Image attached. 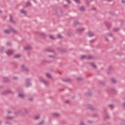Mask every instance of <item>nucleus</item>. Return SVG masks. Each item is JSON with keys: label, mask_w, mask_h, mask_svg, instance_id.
Listing matches in <instances>:
<instances>
[{"label": "nucleus", "mask_w": 125, "mask_h": 125, "mask_svg": "<svg viewBox=\"0 0 125 125\" xmlns=\"http://www.w3.org/2000/svg\"><path fill=\"white\" fill-rule=\"evenodd\" d=\"M84 30H85V28H82V29H78L76 30V32L77 33V34H82V33H83V31H84Z\"/></svg>", "instance_id": "1"}, {"label": "nucleus", "mask_w": 125, "mask_h": 125, "mask_svg": "<svg viewBox=\"0 0 125 125\" xmlns=\"http://www.w3.org/2000/svg\"><path fill=\"white\" fill-rule=\"evenodd\" d=\"M87 34L88 36H89L90 37H93V36H94V34H93V33L91 31L88 32Z\"/></svg>", "instance_id": "2"}, {"label": "nucleus", "mask_w": 125, "mask_h": 125, "mask_svg": "<svg viewBox=\"0 0 125 125\" xmlns=\"http://www.w3.org/2000/svg\"><path fill=\"white\" fill-rule=\"evenodd\" d=\"M79 10L80 11L82 12L85 11V8L84 7V6H82L80 8Z\"/></svg>", "instance_id": "3"}, {"label": "nucleus", "mask_w": 125, "mask_h": 125, "mask_svg": "<svg viewBox=\"0 0 125 125\" xmlns=\"http://www.w3.org/2000/svg\"><path fill=\"white\" fill-rule=\"evenodd\" d=\"M74 26H77L78 25H82V23L78 21H75L74 22Z\"/></svg>", "instance_id": "4"}, {"label": "nucleus", "mask_w": 125, "mask_h": 125, "mask_svg": "<svg viewBox=\"0 0 125 125\" xmlns=\"http://www.w3.org/2000/svg\"><path fill=\"white\" fill-rule=\"evenodd\" d=\"M11 31H12V32H13V33H14L15 34H18V31L14 29L13 28H11Z\"/></svg>", "instance_id": "5"}, {"label": "nucleus", "mask_w": 125, "mask_h": 125, "mask_svg": "<svg viewBox=\"0 0 125 125\" xmlns=\"http://www.w3.org/2000/svg\"><path fill=\"white\" fill-rule=\"evenodd\" d=\"M12 53H13V51H12V50H9L7 52V55H11Z\"/></svg>", "instance_id": "6"}, {"label": "nucleus", "mask_w": 125, "mask_h": 125, "mask_svg": "<svg viewBox=\"0 0 125 125\" xmlns=\"http://www.w3.org/2000/svg\"><path fill=\"white\" fill-rule=\"evenodd\" d=\"M10 21L14 24L15 23V21L12 20V17L11 16V15H10Z\"/></svg>", "instance_id": "7"}, {"label": "nucleus", "mask_w": 125, "mask_h": 125, "mask_svg": "<svg viewBox=\"0 0 125 125\" xmlns=\"http://www.w3.org/2000/svg\"><path fill=\"white\" fill-rule=\"evenodd\" d=\"M106 26L107 27V29H109L111 27V23H106Z\"/></svg>", "instance_id": "8"}, {"label": "nucleus", "mask_w": 125, "mask_h": 125, "mask_svg": "<svg viewBox=\"0 0 125 125\" xmlns=\"http://www.w3.org/2000/svg\"><path fill=\"white\" fill-rule=\"evenodd\" d=\"M11 32V29H10V30H4V33H5V34H9V33H10Z\"/></svg>", "instance_id": "9"}, {"label": "nucleus", "mask_w": 125, "mask_h": 125, "mask_svg": "<svg viewBox=\"0 0 125 125\" xmlns=\"http://www.w3.org/2000/svg\"><path fill=\"white\" fill-rule=\"evenodd\" d=\"M21 13H22V14H24L25 15H26V11H25V10H23V9H22V10H21Z\"/></svg>", "instance_id": "10"}, {"label": "nucleus", "mask_w": 125, "mask_h": 125, "mask_svg": "<svg viewBox=\"0 0 125 125\" xmlns=\"http://www.w3.org/2000/svg\"><path fill=\"white\" fill-rule=\"evenodd\" d=\"M19 97L21 98H23V97H25V95H24V94H20Z\"/></svg>", "instance_id": "11"}, {"label": "nucleus", "mask_w": 125, "mask_h": 125, "mask_svg": "<svg viewBox=\"0 0 125 125\" xmlns=\"http://www.w3.org/2000/svg\"><path fill=\"white\" fill-rule=\"evenodd\" d=\"M119 30H120V28H115L113 29V31L114 32H118V31H119Z\"/></svg>", "instance_id": "12"}, {"label": "nucleus", "mask_w": 125, "mask_h": 125, "mask_svg": "<svg viewBox=\"0 0 125 125\" xmlns=\"http://www.w3.org/2000/svg\"><path fill=\"white\" fill-rule=\"evenodd\" d=\"M54 116H55V117H59V116H60V114L59 113H54L53 114Z\"/></svg>", "instance_id": "13"}, {"label": "nucleus", "mask_w": 125, "mask_h": 125, "mask_svg": "<svg viewBox=\"0 0 125 125\" xmlns=\"http://www.w3.org/2000/svg\"><path fill=\"white\" fill-rule=\"evenodd\" d=\"M6 44L7 46H11V43L10 42H7Z\"/></svg>", "instance_id": "14"}, {"label": "nucleus", "mask_w": 125, "mask_h": 125, "mask_svg": "<svg viewBox=\"0 0 125 125\" xmlns=\"http://www.w3.org/2000/svg\"><path fill=\"white\" fill-rule=\"evenodd\" d=\"M86 3H89L92 1V0H85Z\"/></svg>", "instance_id": "15"}, {"label": "nucleus", "mask_w": 125, "mask_h": 125, "mask_svg": "<svg viewBox=\"0 0 125 125\" xmlns=\"http://www.w3.org/2000/svg\"><path fill=\"white\" fill-rule=\"evenodd\" d=\"M50 38L52 39V40H55V38H54V37H53V36L50 35H49Z\"/></svg>", "instance_id": "16"}, {"label": "nucleus", "mask_w": 125, "mask_h": 125, "mask_svg": "<svg viewBox=\"0 0 125 125\" xmlns=\"http://www.w3.org/2000/svg\"><path fill=\"white\" fill-rule=\"evenodd\" d=\"M46 77H47V78H51V75L50 74L47 73Z\"/></svg>", "instance_id": "17"}, {"label": "nucleus", "mask_w": 125, "mask_h": 125, "mask_svg": "<svg viewBox=\"0 0 125 125\" xmlns=\"http://www.w3.org/2000/svg\"><path fill=\"white\" fill-rule=\"evenodd\" d=\"M91 65L94 67V68H96L97 66L96 65H95V64L94 63H91Z\"/></svg>", "instance_id": "18"}, {"label": "nucleus", "mask_w": 125, "mask_h": 125, "mask_svg": "<svg viewBox=\"0 0 125 125\" xmlns=\"http://www.w3.org/2000/svg\"><path fill=\"white\" fill-rule=\"evenodd\" d=\"M21 56L20 55H16L15 56V58H19Z\"/></svg>", "instance_id": "19"}, {"label": "nucleus", "mask_w": 125, "mask_h": 125, "mask_svg": "<svg viewBox=\"0 0 125 125\" xmlns=\"http://www.w3.org/2000/svg\"><path fill=\"white\" fill-rule=\"evenodd\" d=\"M77 3H81V1L80 0H74Z\"/></svg>", "instance_id": "20"}, {"label": "nucleus", "mask_w": 125, "mask_h": 125, "mask_svg": "<svg viewBox=\"0 0 125 125\" xmlns=\"http://www.w3.org/2000/svg\"><path fill=\"white\" fill-rule=\"evenodd\" d=\"M26 5L27 6H29V5H31V2H30L29 1L27 2L26 3Z\"/></svg>", "instance_id": "21"}, {"label": "nucleus", "mask_w": 125, "mask_h": 125, "mask_svg": "<svg viewBox=\"0 0 125 125\" xmlns=\"http://www.w3.org/2000/svg\"><path fill=\"white\" fill-rule=\"evenodd\" d=\"M43 82L45 84H47V83H48L44 80H43Z\"/></svg>", "instance_id": "22"}, {"label": "nucleus", "mask_w": 125, "mask_h": 125, "mask_svg": "<svg viewBox=\"0 0 125 125\" xmlns=\"http://www.w3.org/2000/svg\"><path fill=\"white\" fill-rule=\"evenodd\" d=\"M108 36L110 37H113V34L111 33H108Z\"/></svg>", "instance_id": "23"}, {"label": "nucleus", "mask_w": 125, "mask_h": 125, "mask_svg": "<svg viewBox=\"0 0 125 125\" xmlns=\"http://www.w3.org/2000/svg\"><path fill=\"white\" fill-rule=\"evenodd\" d=\"M58 38H59V39H62V36H61V35H58Z\"/></svg>", "instance_id": "24"}, {"label": "nucleus", "mask_w": 125, "mask_h": 125, "mask_svg": "<svg viewBox=\"0 0 125 125\" xmlns=\"http://www.w3.org/2000/svg\"><path fill=\"white\" fill-rule=\"evenodd\" d=\"M95 42V39H93L90 41V42Z\"/></svg>", "instance_id": "25"}, {"label": "nucleus", "mask_w": 125, "mask_h": 125, "mask_svg": "<svg viewBox=\"0 0 125 125\" xmlns=\"http://www.w3.org/2000/svg\"><path fill=\"white\" fill-rule=\"evenodd\" d=\"M112 81L113 82V83H116V80L115 79H113L112 80Z\"/></svg>", "instance_id": "26"}, {"label": "nucleus", "mask_w": 125, "mask_h": 125, "mask_svg": "<svg viewBox=\"0 0 125 125\" xmlns=\"http://www.w3.org/2000/svg\"><path fill=\"white\" fill-rule=\"evenodd\" d=\"M22 68L23 69V70H27V68L25 67V66H22Z\"/></svg>", "instance_id": "27"}, {"label": "nucleus", "mask_w": 125, "mask_h": 125, "mask_svg": "<svg viewBox=\"0 0 125 125\" xmlns=\"http://www.w3.org/2000/svg\"><path fill=\"white\" fill-rule=\"evenodd\" d=\"M109 107H110V108H113V107H114V105H113V104H110L109 105Z\"/></svg>", "instance_id": "28"}, {"label": "nucleus", "mask_w": 125, "mask_h": 125, "mask_svg": "<svg viewBox=\"0 0 125 125\" xmlns=\"http://www.w3.org/2000/svg\"><path fill=\"white\" fill-rule=\"evenodd\" d=\"M66 1H67V2H68V3H71V1H70V0H66Z\"/></svg>", "instance_id": "29"}, {"label": "nucleus", "mask_w": 125, "mask_h": 125, "mask_svg": "<svg viewBox=\"0 0 125 125\" xmlns=\"http://www.w3.org/2000/svg\"><path fill=\"white\" fill-rule=\"evenodd\" d=\"M105 40L106 42H108L109 41V40H108V38H107V37L105 38Z\"/></svg>", "instance_id": "30"}, {"label": "nucleus", "mask_w": 125, "mask_h": 125, "mask_svg": "<svg viewBox=\"0 0 125 125\" xmlns=\"http://www.w3.org/2000/svg\"><path fill=\"white\" fill-rule=\"evenodd\" d=\"M122 2L123 3H125V0H122Z\"/></svg>", "instance_id": "31"}, {"label": "nucleus", "mask_w": 125, "mask_h": 125, "mask_svg": "<svg viewBox=\"0 0 125 125\" xmlns=\"http://www.w3.org/2000/svg\"><path fill=\"white\" fill-rule=\"evenodd\" d=\"M81 125H84V123H83V122H82L81 123Z\"/></svg>", "instance_id": "32"}, {"label": "nucleus", "mask_w": 125, "mask_h": 125, "mask_svg": "<svg viewBox=\"0 0 125 125\" xmlns=\"http://www.w3.org/2000/svg\"><path fill=\"white\" fill-rule=\"evenodd\" d=\"M88 58H89V59H91V58H92V56H88Z\"/></svg>", "instance_id": "33"}, {"label": "nucleus", "mask_w": 125, "mask_h": 125, "mask_svg": "<svg viewBox=\"0 0 125 125\" xmlns=\"http://www.w3.org/2000/svg\"><path fill=\"white\" fill-rule=\"evenodd\" d=\"M39 118H40V117H39V116H36V117H35V119H36V120H38V119H39Z\"/></svg>", "instance_id": "34"}, {"label": "nucleus", "mask_w": 125, "mask_h": 125, "mask_svg": "<svg viewBox=\"0 0 125 125\" xmlns=\"http://www.w3.org/2000/svg\"><path fill=\"white\" fill-rule=\"evenodd\" d=\"M96 10V8L95 7L93 8V10Z\"/></svg>", "instance_id": "35"}, {"label": "nucleus", "mask_w": 125, "mask_h": 125, "mask_svg": "<svg viewBox=\"0 0 125 125\" xmlns=\"http://www.w3.org/2000/svg\"><path fill=\"white\" fill-rule=\"evenodd\" d=\"M33 0V1H34V2L35 3H37V1L36 0Z\"/></svg>", "instance_id": "36"}, {"label": "nucleus", "mask_w": 125, "mask_h": 125, "mask_svg": "<svg viewBox=\"0 0 125 125\" xmlns=\"http://www.w3.org/2000/svg\"><path fill=\"white\" fill-rule=\"evenodd\" d=\"M84 57H85L84 56H81V58H84Z\"/></svg>", "instance_id": "37"}, {"label": "nucleus", "mask_w": 125, "mask_h": 125, "mask_svg": "<svg viewBox=\"0 0 125 125\" xmlns=\"http://www.w3.org/2000/svg\"><path fill=\"white\" fill-rule=\"evenodd\" d=\"M26 47H31V46H30V45H28V46H26Z\"/></svg>", "instance_id": "38"}, {"label": "nucleus", "mask_w": 125, "mask_h": 125, "mask_svg": "<svg viewBox=\"0 0 125 125\" xmlns=\"http://www.w3.org/2000/svg\"><path fill=\"white\" fill-rule=\"evenodd\" d=\"M25 49V50H28V49H29V48H26Z\"/></svg>", "instance_id": "39"}, {"label": "nucleus", "mask_w": 125, "mask_h": 125, "mask_svg": "<svg viewBox=\"0 0 125 125\" xmlns=\"http://www.w3.org/2000/svg\"><path fill=\"white\" fill-rule=\"evenodd\" d=\"M0 13H2V11L0 10Z\"/></svg>", "instance_id": "40"}, {"label": "nucleus", "mask_w": 125, "mask_h": 125, "mask_svg": "<svg viewBox=\"0 0 125 125\" xmlns=\"http://www.w3.org/2000/svg\"><path fill=\"white\" fill-rule=\"evenodd\" d=\"M108 1H111L112 0H107Z\"/></svg>", "instance_id": "41"}, {"label": "nucleus", "mask_w": 125, "mask_h": 125, "mask_svg": "<svg viewBox=\"0 0 125 125\" xmlns=\"http://www.w3.org/2000/svg\"><path fill=\"white\" fill-rule=\"evenodd\" d=\"M124 106L125 107V104H124Z\"/></svg>", "instance_id": "42"}, {"label": "nucleus", "mask_w": 125, "mask_h": 125, "mask_svg": "<svg viewBox=\"0 0 125 125\" xmlns=\"http://www.w3.org/2000/svg\"><path fill=\"white\" fill-rule=\"evenodd\" d=\"M8 113H10V112H8Z\"/></svg>", "instance_id": "43"}]
</instances>
